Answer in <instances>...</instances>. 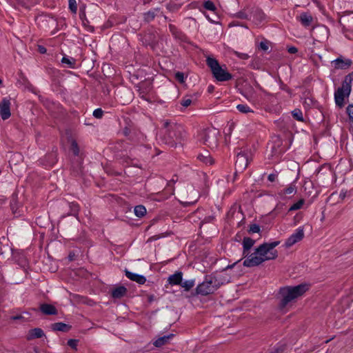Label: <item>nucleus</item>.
I'll return each instance as SVG.
<instances>
[{"label": "nucleus", "mask_w": 353, "mask_h": 353, "mask_svg": "<svg viewBox=\"0 0 353 353\" xmlns=\"http://www.w3.org/2000/svg\"><path fill=\"white\" fill-rule=\"evenodd\" d=\"M163 141L170 147H176L178 144L182 145L186 137V132L181 124L165 121L163 122Z\"/></svg>", "instance_id": "f257e3e1"}, {"label": "nucleus", "mask_w": 353, "mask_h": 353, "mask_svg": "<svg viewBox=\"0 0 353 353\" xmlns=\"http://www.w3.org/2000/svg\"><path fill=\"white\" fill-rule=\"evenodd\" d=\"M309 290V285L301 283L295 286H285L279 289V294L281 297L279 307L285 308L292 301L301 296Z\"/></svg>", "instance_id": "f03ea898"}, {"label": "nucleus", "mask_w": 353, "mask_h": 353, "mask_svg": "<svg viewBox=\"0 0 353 353\" xmlns=\"http://www.w3.org/2000/svg\"><path fill=\"white\" fill-rule=\"evenodd\" d=\"M223 283L218 276L213 274L205 275L204 280L201 283H199L195 288L194 294L207 296L213 294Z\"/></svg>", "instance_id": "7ed1b4c3"}, {"label": "nucleus", "mask_w": 353, "mask_h": 353, "mask_svg": "<svg viewBox=\"0 0 353 353\" xmlns=\"http://www.w3.org/2000/svg\"><path fill=\"white\" fill-rule=\"evenodd\" d=\"M206 63L210 68L213 77L218 81H228L232 79V74L228 72L226 68H223L216 59L208 57L206 59ZM225 68L226 67L225 66Z\"/></svg>", "instance_id": "20e7f679"}, {"label": "nucleus", "mask_w": 353, "mask_h": 353, "mask_svg": "<svg viewBox=\"0 0 353 353\" xmlns=\"http://www.w3.org/2000/svg\"><path fill=\"white\" fill-rule=\"evenodd\" d=\"M219 131L214 128H208L201 130L198 137L199 141L210 148L218 145Z\"/></svg>", "instance_id": "39448f33"}, {"label": "nucleus", "mask_w": 353, "mask_h": 353, "mask_svg": "<svg viewBox=\"0 0 353 353\" xmlns=\"http://www.w3.org/2000/svg\"><path fill=\"white\" fill-rule=\"evenodd\" d=\"M250 258L245 259L243 265L247 268H252L262 264L265 261L274 260L278 257V252L276 250H271L265 256L251 254Z\"/></svg>", "instance_id": "423d86ee"}, {"label": "nucleus", "mask_w": 353, "mask_h": 353, "mask_svg": "<svg viewBox=\"0 0 353 353\" xmlns=\"http://www.w3.org/2000/svg\"><path fill=\"white\" fill-rule=\"evenodd\" d=\"M122 130V134L133 143H142L145 139V136L134 125L127 123Z\"/></svg>", "instance_id": "0eeeda50"}, {"label": "nucleus", "mask_w": 353, "mask_h": 353, "mask_svg": "<svg viewBox=\"0 0 353 353\" xmlns=\"http://www.w3.org/2000/svg\"><path fill=\"white\" fill-rule=\"evenodd\" d=\"M352 92V86L343 79L342 85L334 92V101L336 105L342 108L345 105V99L348 98Z\"/></svg>", "instance_id": "6e6552de"}, {"label": "nucleus", "mask_w": 353, "mask_h": 353, "mask_svg": "<svg viewBox=\"0 0 353 353\" xmlns=\"http://www.w3.org/2000/svg\"><path fill=\"white\" fill-rule=\"evenodd\" d=\"M249 164V155L245 151H241L236 154V160L235 162V174L237 172H243Z\"/></svg>", "instance_id": "1a4fd4ad"}, {"label": "nucleus", "mask_w": 353, "mask_h": 353, "mask_svg": "<svg viewBox=\"0 0 353 353\" xmlns=\"http://www.w3.org/2000/svg\"><path fill=\"white\" fill-rule=\"evenodd\" d=\"M288 148L283 144V141L280 136L276 135L272 137V152L273 155L281 156L288 150Z\"/></svg>", "instance_id": "9d476101"}, {"label": "nucleus", "mask_w": 353, "mask_h": 353, "mask_svg": "<svg viewBox=\"0 0 353 353\" xmlns=\"http://www.w3.org/2000/svg\"><path fill=\"white\" fill-rule=\"evenodd\" d=\"M304 230L303 227L298 228L286 240L283 245L285 248L292 247L295 243L301 241L304 238Z\"/></svg>", "instance_id": "9b49d317"}, {"label": "nucleus", "mask_w": 353, "mask_h": 353, "mask_svg": "<svg viewBox=\"0 0 353 353\" xmlns=\"http://www.w3.org/2000/svg\"><path fill=\"white\" fill-rule=\"evenodd\" d=\"M280 244L279 241H274L270 243H263L254 249V254L265 256L271 250Z\"/></svg>", "instance_id": "f8f14e48"}, {"label": "nucleus", "mask_w": 353, "mask_h": 353, "mask_svg": "<svg viewBox=\"0 0 353 353\" xmlns=\"http://www.w3.org/2000/svg\"><path fill=\"white\" fill-rule=\"evenodd\" d=\"M57 161V149L53 148L52 152L48 153L42 159H39V163L46 167H52Z\"/></svg>", "instance_id": "ddd939ff"}, {"label": "nucleus", "mask_w": 353, "mask_h": 353, "mask_svg": "<svg viewBox=\"0 0 353 353\" xmlns=\"http://www.w3.org/2000/svg\"><path fill=\"white\" fill-rule=\"evenodd\" d=\"M141 41L145 46H150L154 48L157 43V32L154 30H148L142 36Z\"/></svg>", "instance_id": "4468645a"}, {"label": "nucleus", "mask_w": 353, "mask_h": 353, "mask_svg": "<svg viewBox=\"0 0 353 353\" xmlns=\"http://www.w3.org/2000/svg\"><path fill=\"white\" fill-rule=\"evenodd\" d=\"M10 100L7 97L3 98L0 102V116L3 120H6L10 117Z\"/></svg>", "instance_id": "2eb2a0df"}, {"label": "nucleus", "mask_w": 353, "mask_h": 353, "mask_svg": "<svg viewBox=\"0 0 353 353\" xmlns=\"http://www.w3.org/2000/svg\"><path fill=\"white\" fill-rule=\"evenodd\" d=\"M332 64L335 69L345 70L351 66L352 61L350 59H344L342 56H340L332 61Z\"/></svg>", "instance_id": "dca6fc26"}, {"label": "nucleus", "mask_w": 353, "mask_h": 353, "mask_svg": "<svg viewBox=\"0 0 353 353\" xmlns=\"http://www.w3.org/2000/svg\"><path fill=\"white\" fill-rule=\"evenodd\" d=\"M255 240L252 239L250 237L245 236L243 239L242 245H243V256L245 258V259H248L250 258V250L253 247L255 243Z\"/></svg>", "instance_id": "f3484780"}, {"label": "nucleus", "mask_w": 353, "mask_h": 353, "mask_svg": "<svg viewBox=\"0 0 353 353\" xmlns=\"http://www.w3.org/2000/svg\"><path fill=\"white\" fill-rule=\"evenodd\" d=\"M125 275L130 280L135 281L141 285L144 284L146 281V278L143 275L132 272L128 270H125Z\"/></svg>", "instance_id": "a211bd4d"}, {"label": "nucleus", "mask_w": 353, "mask_h": 353, "mask_svg": "<svg viewBox=\"0 0 353 353\" xmlns=\"http://www.w3.org/2000/svg\"><path fill=\"white\" fill-rule=\"evenodd\" d=\"M39 310L45 315H56L58 313L57 308L52 304L42 303Z\"/></svg>", "instance_id": "6ab92c4d"}, {"label": "nucleus", "mask_w": 353, "mask_h": 353, "mask_svg": "<svg viewBox=\"0 0 353 353\" xmlns=\"http://www.w3.org/2000/svg\"><path fill=\"white\" fill-rule=\"evenodd\" d=\"M296 19L301 22L304 27H309L311 26L313 17L310 12H302Z\"/></svg>", "instance_id": "aec40b11"}, {"label": "nucleus", "mask_w": 353, "mask_h": 353, "mask_svg": "<svg viewBox=\"0 0 353 353\" xmlns=\"http://www.w3.org/2000/svg\"><path fill=\"white\" fill-rule=\"evenodd\" d=\"M43 336H45L43 330L41 328L36 327L28 331L26 339L28 341H31L34 339H40Z\"/></svg>", "instance_id": "412c9836"}, {"label": "nucleus", "mask_w": 353, "mask_h": 353, "mask_svg": "<svg viewBox=\"0 0 353 353\" xmlns=\"http://www.w3.org/2000/svg\"><path fill=\"white\" fill-rule=\"evenodd\" d=\"M182 280L183 272L180 271L176 272L174 274L170 275L168 279V283L172 285H180Z\"/></svg>", "instance_id": "4be33fe9"}, {"label": "nucleus", "mask_w": 353, "mask_h": 353, "mask_svg": "<svg viewBox=\"0 0 353 353\" xmlns=\"http://www.w3.org/2000/svg\"><path fill=\"white\" fill-rule=\"evenodd\" d=\"M127 292L128 290L125 286L120 285L112 290L111 296L113 299H121L126 295Z\"/></svg>", "instance_id": "5701e85b"}, {"label": "nucleus", "mask_w": 353, "mask_h": 353, "mask_svg": "<svg viewBox=\"0 0 353 353\" xmlns=\"http://www.w3.org/2000/svg\"><path fill=\"white\" fill-rule=\"evenodd\" d=\"M72 326L62 322H57L51 325V328L53 331H61L63 332H68L70 330Z\"/></svg>", "instance_id": "b1692460"}, {"label": "nucleus", "mask_w": 353, "mask_h": 353, "mask_svg": "<svg viewBox=\"0 0 353 353\" xmlns=\"http://www.w3.org/2000/svg\"><path fill=\"white\" fill-rule=\"evenodd\" d=\"M174 334H170L158 338L153 342V345L157 347H161L163 345L167 344L169 340L174 337Z\"/></svg>", "instance_id": "393cba45"}, {"label": "nucleus", "mask_w": 353, "mask_h": 353, "mask_svg": "<svg viewBox=\"0 0 353 353\" xmlns=\"http://www.w3.org/2000/svg\"><path fill=\"white\" fill-rule=\"evenodd\" d=\"M196 159L205 165H212L214 163V160L208 151H205L204 153L198 154Z\"/></svg>", "instance_id": "a878e982"}, {"label": "nucleus", "mask_w": 353, "mask_h": 353, "mask_svg": "<svg viewBox=\"0 0 353 353\" xmlns=\"http://www.w3.org/2000/svg\"><path fill=\"white\" fill-rule=\"evenodd\" d=\"M169 30L172 34L177 39L181 41H184L185 38V35L179 30L174 25L170 24Z\"/></svg>", "instance_id": "bb28decb"}, {"label": "nucleus", "mask_w": 353, "mask_h": 353, "mask_svg": "<svg viewBox=\"0 0 353 353\" xmlns=\"http://www.w3.org/2000/svg\"><path fill=\"white\" fill-rule=\"evenodd\" d=\"M160 10V8H157L153 10H150L145 13H143V19L144 21L147 23H150L153 21L157 15V12Z\"/></svg>", "instance_id": "cd10ccee"}, {"label": "nucleus", "mask_w": 353, "mask_h": 353, "mask_svg": "<svg viewBox=\"0 0 353 353\" xmlns=\"http://www.w3.org/2000/svg\"><path fill=\"white\" fill-rule=\"evenodd\" d=\"M79 17L81 20L82 25L90 32H94V28L93 26H90V22L86 18L85 13L84 12H81L79 13Z\"/></svg>", "instance_id": "c85d7f7f"}, {"label": "nucleus", "mask_w": 353, "mask_h": 353, "mask_svg": "<svg viewBox=\"0 0 353 353\" xmlns=\"http://www.w3.org/2000/svg\"><path fill=\"white\" fill-rule=\"evenodd\" d=\"M195 285V279L186 280L181 282V286L184 289V291H190Z\"/></svg>", "instance_id": "c756f323"}, {"label": "nucleus", "mask_w": 353, "mask_h": 353, "mask_svg": "<svg viewBox=\"0 0 353 353\" xmlns=\"http://www.w3.org/2000/svg\"><path fill=\"white\" fill-rule=\"evenodd\" d=\"M61 63L66 65L70 68H74L76 65V60L72 57H63Z\"/></svg>", "instance_id": "7c9ffc66"}, {"label": "nucleus", "mask_w": 353, "mask_h": 353, "mask_svg": "<svg viewBox=\"0 0 353 353\" xmlns=\"http://www.w3.org/2000/svg\"><path fill=\"white\" fill-rule=\"evenodd\" d=\"M70 212L69 215L77 216L78 215L80 207L76 202H71L69 203Z\"/></svg>", "instance_id": "2f4dec72"}, {"label": "nucleus", "mask_w": 353, "mask_h": 353, "mask_svg": "<svg viewBox=\"0 0 353 353\" xmlns=\"http://www.w3.org/2000/svg\"><path fill=\"white\" fill-rule=\"evenodd\" d=\"M134 212L137 216L141 218L146 214V208L142 205H139L134 207Z\"/></svg>", "instance_id": "473e14b6"}, {"label": "nucleus", "mask_w": 353, "mask_h": 353, "mask_svg": "<svg viewBox=\"0 0 353 353\" xmlns=\"http://www.w3.org/2000/svg\"><path fill=\"white\" fill-rule=\"evenodd\" d=\"M296 180L290 183V185L283 189L282 191L283 194H295L296 192V186L295 185Z\"/></svg>", "instance_id": "72a5a7b5"}, {"label": "nucleus", "mask_w": 353, "mask_h": 353, "mask_svg": "<svg viewBox=\"0 0 353 353\" xmlns=\"http://www.w3.org/2000/svg\"><path fill=\"white\" fill-rule=\"evenodd\" d=\"M253 17L261 22L265 19V14L261 9L257 8L253 11Z\"/></svg>", "instance_id": "f704fd0d"}, {"label": "nucleus", "mask_w": 353, "mask_h": 353, "mask_svg": "<svg viewBox=\"0 0 353 353\" xmlns=\"http://www.w3.org/2000/svg\"><path fill=\"white\" fill-rule=\"evenodd\" d=\"M292 114L293 118L294 119H296V121H304L302 111L300 109H298V108L294 109L292 112Z\"/></svg>", "instance_id": "c9c22d12"}, {"label": "nucleus", "mask_w": 353, "mask_h": 353, "mask_svg": "<svg viewBox=\"0 0 353 353\" xmlns=\"http://www.w3.org/2000/svg\"><path fill=\"white\" fill-rule=\"evenodd\" d=\"M236 109L241 113L253 112L251 108L247 104H239L236 105Z\"/></svg>", "instance_id": "e433bc0d"}, {"label": "nucleus", "mask_w": 353, "mask_h": 353, "mask_svg": "<svg viewBox=\"0 0 353 353\" xmlns=\"http://www.w3.org/2000/svg\"><path fill=\"white\" fill-rule=\"evenodd\" d=\"M270 44V42L268 40L264 39L259 43V48L263 52H268L269 50Z\"/></svg>", "instance_id": "4c0bfd02"}, {"label": "nucleus", "mask_w": 353, "mask_h": 353, "mask_svg": "<svg viewBox=\"0 0 353 353\" xmlns=\"http://www.w3.org/2000/svg\"><path fill=\"white\" fill-rule=\"evenodd\" d=\"M203 7L205 9L210 11H215L216 8L214 3L210 0H206L203 2Z\"/></svg>", "instance_id": "58836bf2"}, {"label": "nucleus", "mask_w": 353, "mask_h": 353, "mask_svg": "<svg viewBox=\"0 0 353 353\" xmlns=\"http://www.w3.org/2000/svg\"><path fill=\"white\" fill-rule=\"evenodd\" d=\"M70 150L74 156H78L79 154V148L75 140H73L71 143Z\"/></svg>", "instance_id": "ea45409f"}, {"label": "nucleus", "mask_w": 353, "mask_h": 353, "mask_svg": "<svg viewBox=\"0 0 353 353\" xmlns=\"http://www.w3.org/2000/svg\"><path fill=\"white\" fill-rule=\"evenodd\" d=\"M234 17L237 19H250L248 14L245 12V10L243 9L234 14Z\"/></svg>", "instance_id": "a19ab883"}, {"label": "nucleus", "mask_w": 353, "mask_h": 353, "mask_svg": "<svg viewBox=\"0 0 353 353\" xmlns=\"http://www.w3.org/2000/svg\"><path fill=\"white\" fill-rule=\"evenodd\" d=\"M303 203V199L299 200L296 203H294L292 205L290 206V208H289V211H294L301 209Z\"/></svg>", "instance_id": "79ce46f5"}, {"label": "nucleus", "mask_w": 353, "mask_h": 353, "mask_svg": "<svg viewBox=\"0 0 353 353\" xmlns=\"http://www.w3.org/2000/svg\"><path fill=\"white\" fill-rule=\"evenodd\" d=\"M69 9L73 14H76L77 11V4L76 0H68Z\"/></svg>", "instance_id": "37998d69"}, {"label": "nucleus", "mask_w": 353, "mask_h": 353, "mask_svg": "<svg viewBox=\"0 0 353 353\" xmlns=\"http://www.w3.org/2000/svg\"><path fill=\"white\" fill-rule=\"evenodd\" d=\"M260 230V226L258 224L253 223L250 225L248 232L250 234L259 233Z\"/></svg>", "instance_id": "c03bdc74"}, {"label": "nucleus", "mask_w": 353, "mask_h": 353, "mask_svg": "<svg viewBox=\"0 0 353 353\" xmlns=\"http://www.w3.org/2000/svg\"><path fill=\"white\" fill-rule=\"evenodd\" d=\"M79 340L70 339L68 341L67 344L70 346L72 350H77Z\"/></svg>", "instance_id": "a18cd8bd"}, {"label": "nucleus", "mask_w": 353, "mask_h": 353, "mask_svg": "<svg viewBox=\"0 0 353 353\" xmlns=\"http://www.w3.org/2000/svg\"><path fill=\"white\" fill-rule=\"evenodd\" d=\"M346 112L349 116L350 120L353 123V104H350L346 108Z\"/></svg>", "instance_id": "49530a36"}, {"label": "nucleus", "mask_w": 353, "mask_h": 353, "mask_svg": "<svg viewBox=\"0 0 353 353\" xmlns=\"http://www.w3.org/2000/svg\"><path fill=\"white\" fill-rule=\"evenodd\" d=\"M174 77L176 80H177L179 83H183L185 81L184 74L182 72H177L174 74Z\"/></svg>", "instance_id": "de8ad7c7"}, {"label": "nucleus", "mask_w": 353, "mask_h": 353, "mask_svg": "<svg viewBox=\"0 0 353 353\" xmlns=\"http://www.w3.org/2000/svg\"><path fill=\"white\" fill-rule=\"evenodd\" d=\"M103 115V111L101 108H97L93 112V116L97 119H101Z\"/></svg>", "instance_id": "09e8293b"}, {"label": "nucleus", "mask_w": 353, "mask_h": 353, "mask_svg": "<svg viewBox=\"0 0 353 353\" xmlns=\"http://www.w3.org/2000/svg\"><path fill=\"white\" fill-rule=\"evenodd\" d=\"M180 103L182 106L188 108L192 103V100L189 98H183L181 100Z\"/></svg>", "instance_id": "8fccbe9b"}, {"label": "nucleus", "mask_w": 353, "mask_h": 353, "mask_svg": "<svg viewBox=\"0 0 353 353\" xmlns=\"http://www.w3.org/2000/svg\"><path fill=\"white\" fill-rule=\"evenodd\" d=\"M234 53L235 55H236L237 57H239L241 59H243V60H246L250 57L249 55L246 53H241V52H239L237 51H234Z\"/></svg>", "instance_id": "3c124183"}, {"label": "nucleus", "mask_w": 353, "mask_h": 353, "mask_svg": "<svg viewBox=\"0 0 353 353\" xmlns=\"http://www.w3.org/2000/svg\"><path fill=\"white\" fill-rule=\"evenodd\" d=\"M344 80L348 83L349 85H352V83H353V72L349 73L344 77Z\"/></svg>", "instance_id": "603ef678"}, {"label": "nucleus", "mask_w": 353, "mask_h": 353, "mask_svg": "<svg viewBox=\"0 0 353 353\" xmlns=\"http://www.w3.org/2000/svg\"><path fill=\"white\" fill-rule=\"evenodd\" d=\"M277 176H278V174L277 173H272V174H270L268 175V179L270 182H274L276 179Z\"/></svg>", "instance_id": "864d4df0"}, {"label": "nucleus", "mask_w": 353, "mask_h": 353, "mask_svg": "<svg viewBox=\"0 0 353 353\" xmlns=\"http://www.w3.org/2000/svg\"><path fill=\"white\" fill-rule=\"evenodd\" d=\"M288 52L290 54H296L298 52V48L295 46L288 47Z\"/></svg>", "instance_id": "5fc2aeb1"}, {"label": "nucleus", "mask_w": 353, "mask_h": 353, "mask_svg": "<svg viewBox=\"0 0 353 353\" xmlns=\"http://www.w3.org/2000/svg\"><path fill=\"white\" fill-rule=\"evenodd\" d=\"M24 317L21 314H17L14 316H12L10 317V319L12 321H17V320H23Z\"/></svg>", "instance_id": "6e6d98bb"}, {"label": "nucleus", "mask_w": 353, "mask_h": 353, "mask_svg": "<svg viewBox=\"0 0 353 353\" xmlns=\"http://www.w3.org/2000/svg\"><path fill=\"white\" fill-rule=\"evenodd\" d=\"M38 52L41 54H46L47 50L43 46H38Z\"/></svg>", "instance_id": "4d7b16f0"}, {"label": "nucleus", "mask_w": 353, "mask_h": 353, "mask_svg": "<svg viewBox=\"0 0 353 353\" xmlns=\"http://www.w3.org/2000/svg\"><path fill=\"white\" fill-rule=\"evenodd\" d=\"M166 8L170 11H174L175 9L177 8L176 5L170 4V3L167 4Z\"/></svg>", "instance_id": "13d9d810"}, {"label": "nucleus", "mask_w": 353, "mask_h": 353, "mask_svg": "<svg viewBox=\"0 0 353 353\" xmlns=\"http://www.w3.org/2000/svg\"><path fill=\"white\" fill-rule=\"evenodd\" d=\"M75 254L74 253L70 252L68 255V259L69 261H72L74 259Z\"/></svg>", "instance_id": "bf43d9fd"}, {"label": "nucleus", "mask_w": 353, "mask_h": 353, "mask_svg": "<svg viewBox=\"0 0 353 353\" xmlns=\"http://www.w3.org/2000/svg\"><path fill=\"white\" fill-rule=\"evenodd\" d=\"M214 85H210L208 87V92L209 93H212V92L214 91Z\"/></svg>", "instance_id": "052dcab7"}, {"label": "nucleus", "mask_w": 353, "mask_h": 353, "mask_svg": "<svg viewBox=\"0 0 353 353\" xmlns=\"http://www.w3.org/2000/svg\"><path fill=\"white\" fill-rule=\"evenodd\" d=\"M346 196V192H341L339 194V198L341 199H344Z\"/></svg>", "instance_id": "680f3d73"}, {"label": "nucleus", "mask_w": 353, "mask_h": 353, "mask_svg": "<svg viewBox=\"0 0 353 353\" xmlns=\"http://www.w3.org/2000/svg\"><path fill=\"white\" fill-rule=\"evenodd\" d=\"M154 295H150L148 296V301L150 303L154 301Z\"/></svg>", "instance_id": "e2e57ef3"}, {"label": "nucleus", "mask_w": 353, "mask_h": 353, "mask_svg": "<svg viewBox=\"0 0 353 353\" xmlns=\"http://www.w3.org/2000/svg\"><path fill=\"white\" fill-rule=\"evenodd\" d=\"M236 263H237V262H235V263H233V264H232V265H228L226 267V268H225V269H231V268H234V267L235 266V265L236 264Z\"/></svg>", "instance_id": "0e129e2a"}, {"label": "nucleus", "mask_w": 353, "mask_h": 353, "mask_svg": "<svg viewBox=\"0 0 353 353\" xmlns=\"http://www.w3.org/2000/svg\"><path fill=\"white\" fill-rule=\"evenodd\" d=\"M239 214L243 215L242 210H241V208H239L238 212H236V216H237Z\"/></svg>", "instance_id": "69168bd1"}, {"label": "nucleus", "mask_w": 353, "mask_h": 353, "mask_svg": "<svg viewBox=\"0 0 353 353\" xmlns=\"http://www.w3.org/2000/svg\"><path fill=\"white\" fill-rule=\"evenodd\" d=\"M244 220H245V218H244V217H243L242 220H241V221L238 223V226H239H239H241V225L243 223V222L244 221Z\"/></svg>", "instance_id": "338daca9"}, {"label": "nucleus", "mask_w": 353, "mask_h": 353, "mask_svg": "<svg viewBox=\"0 0 353 353\" xmlns=\"http://www.w3.org/2000/svg\"><path fill=\"white\" fill-rule=\"evenodd\" d=\"M160 238H161V236H152V239H153L154 240H157V239H160Z\"/></svg>", "instance_id": "774afa93"}]
</instances>
